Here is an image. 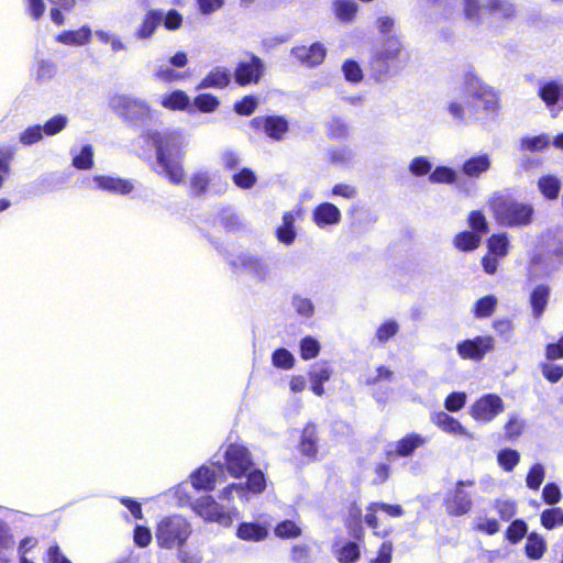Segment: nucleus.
I'll use <instances>...</instances> for the list:
<instances>
[{
  "instance_id": "6e6552de",
  "label": "nucleus",
  "mask_w": 563,
  "mask_h": 563,
  "mask_svg": "<svg viewBox=\"0 0 563 563\" xmlns=\"http://www.w3.org/2000/svg\"><path fill=\"white\" fill-rule=\"evenodd\" d=\"M190 533V523L184 517L174 515L161 520L155 537L159 547L173 549L183 547Z\"/></svg>"
},
{
  "instance_id": "bf43d9fd",
  "label": "nucleus",
  "mask_w": 563,
  "mask_h": 563,
  "mask_svg": "<svg viewBox=\"0 0 563 563\" xmlns=\"http://www.w3.org/2000/svg\"><path fill=\"white\" fill-rule=\"evenodd\" d=\"M545 468L541 463L533 464L526 477L527 486L532 490H538L544 479Z\"/></svg>"
},
{
  "instance_id": "e2e57ef3",
  "label": "nucleus",
  "mask_w": 563,
  "mask_h": 563,
  "mask_svg": "<svg viewBox=\"0 0 563 563\" xmlns=\"http://www.w3.org/2000/svg\"><path fill=\"white\" fill-rule=\"evenodd\" d=\"M408 169L416 177L430 175L432 172V163L427 156H417L411 159Z\"/></svg>"
},
{
  "instance_id": "49530a36",
  "label": "nucleus",
  "mask_w": 563,
  "mask_h": 563,
  "mask_svg": "<svg viewBox=\"0 0 563 563\" xmlns=\"http://www.w3.org/2000/svg\"><path fill=\"white\" fill-rule=\"evenodd\" d=\"M336 18L342 22H350L355 16L358 5L353 0H335L333 2Z\"/></svg>"
},
{
  "instance_id": "f704fd0d",
  "label": "nucleus",
  "mask_w": 563,
  "mask_h": 563,
  "mask_svg": "<svg viewBox=\"0 0 563 563\" xmlns=\"http://www.w3.org/2000/svg\"><path fill=\"white\" fill-rule=\"evenodd\" d=\"M332 551L340 563H355L361 555L358 544L353 541L345 542L341 548L335 542Z\"/></svg>"
},
{
  "instance_id": "a211bd4d",
  "label": "nucleus",
  "mask_w": 563,
  "mask_h": 563,
  "mask_svg": "<svg viewBox=\"0 0 563 563\" xmlns=\"http://www.w3.org/2000/svg\"><path fill=\"white\" fill-rule=\"evenodd\" d=\"M291 55L307 67H316L320 65L327 55L325 46L316 42L310 46H297L291 49Z\"/></svg>"
},
{
  "instance_id": "aec40b11",
  "label": "nucleus",
  "mask_w": 563,
  "mask_h": 563,
  "mask_svg": "<svg viewBox=\"0 0 563 563\" xmlns=\"http://www.w3.org/2000/svg\"><path fill=\"white\" fill-rule=\"evenodd\" d=\"M492 157L487 153H479L465 159L461 166V172L468 178H481L492 167Z\"/></svg>"
},
{
  "instance_id": "9d476101",
  "label": "nucleus",
  "mask_w": 563,
  "mask_h": 563,
  "mask_svg": "<svg viewBox=\"0 0 563 563\" xmlns=\"http://www.w3.org/2000/svg\"><path fill=\"white\" fill-rule=\"evenodd\" d=\"M465 19L479 24L485 15L509 19L514 14V5L508 0H464Z\"/></svg>"
},
{
  "instance_id": "4d7b16f0",
  "label": "nucleus",
  "mask_w": 563,
  "mask_h": 563,
  "mask_svg": "<svg viewBox=\"0 0 563 563\" xmlns=\"http://www.w3.org/2000/svg\"><path fill=\"white\" fill-rule=\"evenodd\" d=\"M467 222L472 229L471 232L478 234L481 238H483V235H485L489 230L486 217L479 210L471 211Z\"/></svg>"
},
{
  "instance_id": "c9c22d12",
  "label": "nucleus",
  "mask_w": 563,
  "mask_h": 563,
  "mask_svg": "<svg viewBox=\"0 0 563 563\" xmlns=\"http://www.w3.org/2000/svg\"><path fill=\"white\" fill-rule=\"evenodd\" d=\"M73 156L71 165L79 170H87L93 166V147L90 144L84 145L79 151L70 150Z\"/></svg>"
},
{
  "instance_id": "37998d69",
  "label": "nucleus",
  "mask_w": 563,
  "mask_h": 563,
  "mask_svg": "<svg viewBox=\"0 0 563 563\" xmlns=\"http://www.w3.org/2000/svg\"><path fill=\"white\" fill-rule=\"evenodd\" d=\"M487 247L490 254L497 257H505L509 251V239L506 232L493 234L487 240Z\"/></svg>"
},
{
  "instance_id": "5701e85b",
  "label": "nucleus",
  "mask_w": 563,
  "mask_h": 563,
  "mask_svg": "<svg viewBox=\"0 0 563 563\" xmlns=\"http://www.w3.org/2000/svg\"><path fill=\"white\" fill-rule=\"evenodd\" d=\"M164 18V11L163 10H150L144 15L142 23L134 32V37L140 41L148 40L151 38L157 27L162 24Z\"/></svg>"
},
{
  "instance_id": "864d4df0",
  "label": "nucleus",
  "mask_w": 563,
  "mask_h": 563,
  "mask_svg": "<svg viewBox=\"0 0 563 563\" xmlns=\"http://www.w3.org/2000/svg\"><path fill=\"white\" fill-rule=\"evenodd\" d=\"M232 180L241 189H251L256 184L257 176L251 168L243 167L232 175Z\"/></svg>"
},
{
  "instance_id": "b1692460",
  "label": "nucleus",
  "mask_w": 563,
  "mask_h": 563,
  "mask_svg": "<svg viewBox=\"0 0 563 563\" xmlns=\"http://www.w3.org/2000/svg\"><path fill=\"white\" fill-rule=\"evenodd\" d=\"M551 288L547 284H538L529 295V303L534 319H540L547 310Z\"/></svg>"
},
{
  "instance_id": "c85d7f7f",
  "label": "nucleus",
  "mask_w": 563,
  "mask_h": 563,
  "mask_svg": "<svg viewBox=\"0 0 563 563\" xmlns=\"http://www.w3.org/2000/svg\"><path fill=\"white\" fill-rule=\"evenodd\" d=\"M296 217L292 211H287L283 216V223L276 229L277 240L285 244L291 245L297 236L295 229Z\"/></svg>"
},
{
  "instance_id": "3c124183",
  "label": "nucleus",
  "mask_w": 563,
  "mask_h": 563,
  "mask_svg": "<svg viewBox=\"0 0 563 563\" xmlns=\"http://www.w3.org/2000/svg\"><path fill=\"white\" fill-rule=\"evenodd\" d=\"M528 534L527 522L522 519H516L508 526L505 537L511 544H517Z\"/></svg>"
},
{
  "instance_id": "09e8293b",
  "label": "nucleus",
  "mask_w": 563,
  "mask_h": 563,
  "mask_svg": "<svg viewBox=\"0 0 563 563\" xmlns=\"http://www.w3.org/2000/svg\"><path fill=\"white\" fill-rule=\"evenodd\" d=\"M540 521L548 530L563 526V509L560 507L544 509L540 515Z\"/></svg>"
},
{
  "instance_id": "0eeeda50",
  "label": "nucleus",
  "mask_w": 563,
  "mask_h": 563,
  "mask_svg": "<svg viewBox=\"0 0 563 563\" xmlns=\"http://www.w3.org/2000/svg\"><path fill=\"white\" fill-rule=\"evenodd\" d=\"M230 266L247 275L256 284H267L273 280L271 261L256 253L242 251L228 258Z\"/></svg>"
},
{
  "instance_id": "9b49d317",
  "label": "nucleus",
  "mask_w": 563,
  "mask_h": 563,
  "mask_svg": "<svg viewBox=\"0 0 563 563\" xmlns=\"http://www.w3.org/2000/svg\"><path fill=\"white\" fill-rule=\"evenodd\" d=\"M474 485L475 482L472 479H461L446 492L443 498V507L449 517H463L471 512L474 506V494L466 488Z\"/></svg>"
},
{
  "instance_id": "7c9ffc66",
  "label": "nucleus",
  "mask_w": 563,
  "mask_h": 563,
  "mask_svg": "<svg viewBox=\"0 0 563 563\" xmlns=\"http://www.w3.org/2000/svg\"><path fill=\"white\" fill-rule=\"evenodd\" d=\"M317 441V427L313 423L307 424L302 430L299 444L301 454L308 457H314L318 452Z\"/></svg>"
},
{
  "instance_id": "c03bdc74",
  "label": "nucleus",
  "mask_w": 563,
  "mask_h": 563,
  "mask_svg": "<svg viewBox=\"0 0 563 563\" xmlns=\"http://www.w3.org/2000/svg\"><path fill=\"white\" fill-rule=\"evenodd\" d=\"M482 238L471 231H463L455 235L454 246L462 252H472L481 244Z\"/></svg>"
},
{
  "instance_id": "6e6d98bb",
  "label": "nucleus",
  "mask_w": 563,
  "mask_h": 563,
  "mask_svg": "<svg viewBox=\"0 0 563 563\" xmlns=\"http://www.w3.org/2000/svg\"><path fill=\"white\" fill-rule=\"evenodd\" d=\"M399 331V324L395 320H387L384 323H382L376 332L374 339L379 344L387 343L393 336H395Z\"/></svg>"
},
{
  "instance_id": "4468645a",
  "label": "nucleus",
  "mask_w": 563,
  "mask_h": 563,
  "mask_svg": "<svg viewBox=\"0 0 563 563\" xmlns=\"http://www.w3.org/2000/svg\"><path fill=\"white\" fill-rule=\"evenodd\" d=\"M249 60H240L234 69L235 82L241 86L258 84L265 73L264 62L253 53H247Z\"/></svg>"
},
{
  "instance_id": "cd10ccee",
  "label": "nucleus",
  "mask_w": 563,
  "mask_h": 563,
  "mask_svg": "<svg viewBox=\"0 0 563 563\" xmlns=\"http://www.w3.org/2000/svg\"><path fill=\"white\" fill-rule=\"evenodd\" d=\"M432 421L443 431L451 434H460L467 439H473V435L452 416L444 411L434 413Z\"/></svg>"
},
{
  "instance_id": "f257e3e1",
  "label": "nucleus",
  "mask_w": 563,
  "mask_h": 563,
  "mask_svg": "<svg viewBox=\"0 0 563 563\" xmlns=\"http://www.w3.org/2000/svg\"><path fill=\"white\" fill-rule=\"evenodd\" d=\"M224 464L227 471L233 477L247 476L245 483H233L228 485L220 494L223 500H232L236 495L242 503L249 501L252 496L264 492L266 478L261 470H252L253 461L247 448L241 444H230L224 452Z\"/></svg>"
},
{
  "instance_id": "13d9d810",
  "label": "nucleus",
  "mask_w": 563,
  "mask_h": 563,
  "mask_svg": "<svg viewBox=\"0 0 563 563\" xmlns=\"http://www.w3.org/2000/svg\"><path fill=\"white\" fill-rule=\"evenodd\" d=\"M220 104L219 99L211 93H200L194 98L192 106L201 112H213Z\"/></svg>"
},
{
  "instance_id": "ddd939ff",
  "label": "nucleus",
  "mask_w": 563,
  "mask_h": 563,
  "mask_svg": "<svg viewBox=\"0 0 563 563\" xmlns=\"http://www.w3.org/2000/svg\"><path fill=\"white\" fill-rule=\"evenodd\" d=\"M537 95L555 118L563 111V77L539 79Z\"/></svg>"
},
{
  "instance_id": "c756f323",
  "label": "nucleus",
  "mask_w": 563,
  "mask_h": 563,
  "mask_svg": "<svg viewBox=\"0 0 563 563\" xmlns=\"http://www.w3.org/2000/svg\"><path fill=\"white\" fill-rule=\"evenodd\" d=\"M161 104L168 110L173 111H184L190 109V98L183 90H174L170 93H167L162 97Z\"/></svg>"
},
{
  "instance_id": "bb28decb",
  "label": "nucleus",
  "mask_w": 563,
  "mask_h": 563,
  "mask_svg": "<svg viewBox=\"0 0 563 563\" xmlns=\"http://www.w3.org/2000/svg\"><path fill=\"white\" fill-rule=\"evenodd\" d=\"M218 177L217 173L210 170H198L190 177L189 188L192 197H201Z\"/></svg>"
},
{
  "instance_id": "1a4fd4ad",
  "label": "nucleus",
  "mask_w": 563,
  "mask_h": 563,
  "mask_svg": "<svg viewBox=\"0 0 563 563\" xmlns=\"http://www.w3.org/2000/svg\"><path fill=\"white\" fill-rule=\"evenodd\" d=\"M213 468L201 466L191 474L190 483H181L175 488V495L180 503H191L190 489L210 492L214 488L218 477L223 475V464L212 462Z\"/></svg>"
},
{
  "instance_id": "f3484780",
  "label": "nucleus",
  "mask_w": 563,
  "mask_h": 563,
  "mask_svg": "<svg viewBox=\"0 0 563 563\" xmlns=\"http://www.w3.org/2000/svg\"><path fill=\"white\" fill-rule=\"evenodd\" d=\"M251 125L256 130H263L274 141L283 140L289 130V123L283 115L255 117L252 119Z\"/></svg>"
},
{
  "instance_id": "8fccbe9b",
  "label": "nucleus",
  "mask_w": 563,
  "mask_h": 563,
  "mask_svg": "<svg viewBox=\"0 0 563 563\" xmlns=\"http://www.w3.org/2000/svg\"><path fill=\"white\" fill-rule=\"evenodd\" d=\"M57 73V65L53 60L40 59L36 64L35 80L37 82H47L52 80Z\"/></svg>"
},
{
  "instance_id": "2eb2a0df",
  "label": "nucleus",
  "mask_w": 563,
  "mask_h": 563,
  "mask_svg": "<svg viewBox=\"0 0 563 563\" xmlns=\"http://www.w3.org/2000/svg\"><path fill=\"white\" fill-rule=\"evenodd\" d=\"M505 409L504 400L496 394H486L470 408L472 418L479 422H490Z\"/></svg>"
},
{
  "instance_id": "6ab92c4d",
  "label": "nucleus",
  "mask_w": 563,
  "mask_h": 563,
  "mask_svg": "<svg viewBox=\"0 0 563 563\" xmlns=\"http://www.w3.org/2000/svg\"><path fill=\"white\" fill-rule=\"evenodd\" d=\"M341 219L342 214L340 209L331 202H322L312 211V221L320 229L336 225L341 222Z\"/></svg>"
},
{
  "instance_id": "ea45409f",
  "label": "nucleus",
  "mask_w": 563,
  "mask_h": 563,
  "mask_svg": "<svg viewBox=\"0 0 563 563\" xmlns=\"http://www.w3.org/2000/svg\"><path fill=\"white\" fill-rule=\"evenodd\" d=\"M457 172L449 166H437L429 175L431 184L454 185L457 184Z\"/></svg>"
},
{
  "instance_id": "603ef678",
  "label": "nucleus",
  "mask_w": 563,
  "mask_h": 563,
  "mask_svg": "<svg viewBox=\"0 0 563 563\" xmlns=\"http://www.w3.org/2000/svg\"><path fill=\"white\" fill-rule=\"evenodd\" d=\"M497 461L500 467L506 472H511L520 461V454L514 449H503L497 454Z\"/></svg>"
},
{
  "instance_id": "7ed1b4c3",
  "label": "nucleus",
  "mask_w": 563,
  "mask_h": 563,
  "mask_svg": "<svg viewBox=\"0 0 563 563\" xmlns=\"http://www.w3.org/2000/svg\"><path fill=\"white\" fill-rule=\"evenodd\" d=\"M410 54L397 36H388L372 53L369 70L376 81L399 75L409 64Z\"/></svg>"
},
{
  "instance_id": "58836bf2",
  "label": "nucleus",
  "mask_w": 563,
  "mask_h": 563,
  "mask_svg": "<svg viewBox=\"0 0 563 563\" xmlns=\"http://www.w3.org/2000/svg\"><path fill=\"white\" fill-rule=\"evenodd\" d=\"M291 563H314L317 558L311 545L307 543H294L289 550Z\"/></svg>"
},
{
  "instance_id": "4c0bfd02",
  "label": "nucleus",
  "mask_w": 563,
  "mask_h": 563,
  "mask_svg": "<svg viewBox=\"0 0 563 563\" xmlns=\"http://www.w3.org/2000/svg\"><path fill=\"white\" fill-rule=\"evenodd\" d=\"M302 533L301 527L290 519H285L276 523L274 534L282 540L296 539Z\"/></svg>"
},
{
  "instance_id": "a19ab883",
  "label": "nucleus",
  "mask_w": 563,
  "mask_h": 563,
  "mask_svg": "<svg viewBox=\"0 0 563 563\" xmlns=\"http://www.w3.org/2000/svg\"><path fill=\"white\" fill-rule=\"evenodd\" d=\"M538 188L550 200L556 199L561 190V181L556 176L545 175L539 178Z\"/></svg>"
},
{
  "instance_id": "4be33fe9",
  "label": "nucleus",
  "mask_w": 563,
  "mask_h": 563,
  "mask_svg": "<svg viewBox=\"0 0 563 563\" xmlns=\"http://www.w3.org/2000/svg\"><path fill=\"white\" fill-rule=\"evenodd\" d=\"M426 443V439L418 433H410L395 442L394 450H387L388 457L401 456L407 457Z\"/></svg>"
},
{
  "instance_id": "f8f14e48",
  "label": "nucleus",
  "mask_w": 563,
  "mask_h": 563,
  "mask_svg": "<svg viewBox=\"0 0 563 563\" xmlns=\"http://www.w3.org/2000/svg\"><path fill=\"white\" fill-rule=\"evenodd\" d=\"M194 511L210 522H217L223 527H230L233 522V517L239 515L235 507L225 510L223 506L219 505L211 496H202L191 503Z\"/></svg>"
},
{
  "instance_id": "473e14b6",
  "label": "nucleus",
  "mask_w": 563,
  "mask_h": 563,
  "mask_svg": "<svg viewBox=\"0 0 563 563\" xmlns=\"http://www.w3.org/2000/svg\"><path fill=\"white\" fill-rule=\"evenodd\" d=\"M545 551L547 542L541 534L531 532L527 536L525 554L528 559L533 561L540 560L544 555Z\"/></svg>"
},
{
  "instance_id": "a878e982",
  "label": "nucleus",
  "mask_w": 563,
  "mask_h": 563,
  "mask_svg": "<svg viewBox=\"0 0 563 563\" xmlns=\"http://www.w3.org/2000/svg\"><path fill=\"white\" fill-rule=\"evenodd\" d=\"M236 537L243 541L260 542L268 537V528L260 522H241Z\"/></svg>"
},
{
  "instance_id": "423d86ee",
  "label": "nucleus",
  "mask_w": 563,
  "mask_h": 563,
  "mask_svg": "<svg viewBox=\"0 0 563 563\" xmlns=\"http://www.w3.org/2000/svg\"><path fill=\"white\" fill-rule=\"evenodd\" d=\"M109 107L131 126H144L155 120L156 111L146 100L131 95H114L109 100Z\"/></svg>"
},
{
  "instance_id": "e433bc0d",
  "label": "nucleus",
  "mask_w": 563,
  "mask_h": 563,
  "mask_svg": "<svg viewBox=\"0 0 563 563\" xmlns=\"http://www.w3.org/2000/svg\"><path fill=\"white\" fill-rule=\"evenodd\" d=\"M444 110L455 125H467L471 120H474L470 118L467 106L465 107L463 102L456 99L449 101Z\"/></svg>"
},
{
  "instance_id": "680f3d73",
  "label": "nucleus",
  "mask_w": 563,
  "mask_h": 563,
  "mask_svg": "<svg viewBox=\"0 0 563 563\" xmlns=\"http://www.w3.org/2000/svg\"><path fill=\"white\" fill-rule=\"evenodd\" d=\"M300 356L303 360H311L318 356L320 352V343L313 336L307 335L300 341Z\"/></svg>"
},
{
  "instance_id": "393cba45",
  "label": "nucleus",
  "mask_w": 563,
  "mask_h": 563,
  "mask_svg": "<svg viewBox=\"0 0 563 563\" xmlns=\"http://www.w3.org/2000/svg\"><path fill=\"white\" fill-rule=\"evenodd\" d=\"M231 76L232 74L228 68L217 66L205 76V78L198 84L197 89H223L229 86Z\"/></svg>"
},
{
  "instance_id": "a18cd8bd",
  "label": "nucleus",
  "mask_w": 563,
  "mask_h": 563,
  "mask_svg": "<svg viewBox=\"0 0 563 563\" xmlns=\"http://www.w3.org/2000/svg\"><path fill=\"white\" fill-rule=\"evenodd\" d=\"M349 125L341 117L333 115L327 123V133L330 139L343 140L349 136Z\"/></svg>"
},
{
  "instance_id": "412c9836",
  "label": "nucleus",
  "mask_w": 563,
  "mask_h": 563,
  "mask_svg": "<svg viewBox=\"0 0 563 563\" xmlns=\"http://www.w3.org/2000/svg\"><path fill=\"white\" fill-rule=\"evenodd\" d=\"M92 180L96 183L98 189L115 195H128L134 188V185L131 180L120 177L97 175L93 176Z\"/></svg>"
},
{
  "instance_id": "de8ad7c7",
  "label": "nucleus",
  "mask_w": 563,
  "mask_h": 563,
  "mask_svg": "<svg viewBox=\"0 0 563 563\" xmlns=\"http://www.w3.org/2000/svg\"><path fill=\"white\" fill-rule=\"evenodd\" d=\"M497 302L498 300L494 295L479 298L476 300L473 309L475 317L482 319L492 316L497 307Z\"/></svg>"
},
{
  "instance_id": "39448f33",
  "label": "nucleus",
  "mask_w": 563,
  "mask_h": 563,
  "mask_svg": "<svg viewBox=\"0 0 563 563\" xmlns=\"http://www.w3.org/2000/svg\"><path fill=\"white\" fill-rule=\"evenodd\" d=\"M496 222L506 228H521L531 224L534 214L532 205L510 196L495 194L489 200Z\"/></svg>"
},
{
  "instance_id": "79ce46f5",
  "label": "nucleus",
  "mask_w": 563,
  "mask_h": 563,
  "mask_svg": "<svg viewBox=\"0 0 563 563\" xmlns=\"http://www.w3.org/2000/svg\"><path fill=\"white\" fill-rule=\"evenodd\" d=\"M551 144V137L547 133L536 136H523L520 140V150L528 152H541Z\"/></svg>"
},
{
  "instance_id": "052dcab7",
  "label": "nucleus",
  "mask_w": 563,
  "mask_h": 563,
  "mask_svg": "<svg viewBox=\"0 0 563 563\" xmlns=\"http://www.w3.org/2000/svg\"><path fill=\"white\" fill-rule=\"evenodd\" d=\"M272 363L277 368L289 369L295 364V357L287 349L279 347L273 352Z\"/></svg>"
},
{
  "instance_id": "20e7f679",
  "label": "nucleus",
  "mask_w": 563,
  "mask_h": 563,
  "mask_svg": "<svg viewBox=\"0 0 563 563\" xmlns=\"http://www.w3.org/2000/svg\"><path fill=\"white\" fill-rule=\"evenodd\" d=\"M464 91L468 98L470 118L479 120L483 117H492L497 113L499 103L496 91L484 84L473 70H468L464 75Z\"/></svg>"
},
{
  "instance_id": "2f4dec72",
  "label": "nucleus",
  "mask_w": 563,
  "mask_h": 563,
  "mask_svg": "<svg viewBox=\"0 0 563 563\" xmlns=\"http://www.w3.org/2000/svg\"><path fill=\"white\" fill-rule=\"evenodd\" d=\"M331 377V369L324 364H314L310 372L309 378L311 382V389L317 396L324 394L323 384Z\"/></svg>"
},
{
  "instance_id": "5fc2aeb1",
  "label": "nucleus",
  "mask_w": 563,
  "mask_h": 563,
  "mask_svg": "<svg viewBox=\"0 0 563 563\" xmlns=\"http://www.w3.org/2000/svg\"><path fill=\"white\" fill-rule=\"evenodd\" d=\"M68 124V117L58 113L48 119L42 126L44 135L54 136L62 132Z\"/></svg>"
},
{
  "instance_id": "f03ea898",
  "label": "nucleus",
  "mask_w": 563,
  "mask_h": 563,
  "mask_svg": "<svg viewBox=\"0 0 563 563\" xmlns=\"http://www.w3.org/2000/svg\"><path fill=\"white\" fill-rule=\"evenodd\" d=\"M141 139L146 144H152L156 150L157 166L161 173L174 185H179L184 179V169L180 158L185 148V136L179 130H152L145 129Z\"/></svg>"
},
{
  "instance_id": "dca6fc26",
  "label": "nucleus",
  "mask_w": 563,
  "mask_h": 563,
  "mask_svg": "<svg viewBox=\"0 0 563 563\" xmlns=\"http://www.w3.org/2000/svg\"><path fill=\"white\" fill-rule=\"evenodd\" d=\"M494 349V340L492 336H476L460 342L456 346L459 355L464 360H482L488 352Z\"/></svg>"
},
{
  "instance_id": "72a5a7b5",
  "label": "nucleus",
  "mask_w": 563,
  "mask_h": 563,
  "mask_svg": "<svg viewBox=\"0 0 563 563\" xmlns=\"http://www.w3.org/2000/svg\"><path fill=\"white\" fill-rule=\"evenodd\" d=\"M91 30L84 25L75 31H64L56 36V41L66 45H84L89 42Z\"/></svg>"
},
{
  "instance_id": "0e129e2a",
  "label": "nucleus",
  "mask_w": 563,
  "mask_h": 563,
  "mask_svg": "<svg viewBox=\"0 0 563 563\" xmlns=\"http://www.w3.org/2000/svg\"><path fill=\"white\" fill-rule=\"evenodd\" d=\"M291 306L295 311L305 318H310L314 313V305L311 299L302 297L300 295H294L291 299Z\"/></svg>"
},
{
  "instance_id": "338daca9",
  "label": "nucleus",
  "mask_w": 563,
  "mask_h": 563,
  "mask_svg": "<svg viewBox=\"0 0 563 563\" xmlns=\"http://www.w3.org/2000/svg\"><path fill=\"white\" fill-rule=\"evenodd\" d=\"M342 71L345 80L357 84L363 79V70L360 64L353 59H347L342 65Z\"/></svg>"
},
{
  "instance_id": "69168bd1",
  "label": "nucleus",
  "mask_w": 563,
  "mask_h": 563,
  "mask_svg": "<svg viewBox=\"0 0 563 563\" xmlns=\"http://www.w3.org/2000/svg\"><path fill=\"white\" fill-rule=\"evenodd\" d=\"M44 137V132L42 130L41 124H35L26 128L19 135V141L25 146L33 145Z\"/></svg>"
},
{
  "instance_id": "774afa93",
  "label": "nucleus",
  "mask_w": 563,
  "mask_h": 563,
  "mask_svg": "<svg viewBox=\"0 0 563 563\" xmlns=\"http://www.w3.org/2000/svg\"><path fill=\"white\" fill-rule=\"evenodd\" d=\"M154 77L164 82H175L181 80L184 75L166 64H161L156 66Z\"/></svg>"
}]
</instances>
